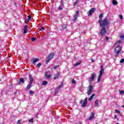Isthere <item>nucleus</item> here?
I'll use <instances>...</instances> for the list:
<instances>
[{
    "label": "nucleus",
    "instance_id": "nucleus-1",
    "mask_svg": "<svg viewBox=\"0 0 124 124\" xmlns=\"http://www.w3.org/2000/svg\"><path fill=\"white\" fill-rule=\"evenodd\" d=\"M98 22L99 23L100 26L101 28H106L108 26V20L107 19H104L103 20H99Z\"/></svg>",
    "mask_w": 124,
    "mask_h": 124
},
{
    "label": "nucleus",
    "instance_id": "nucleus-2",
    "mask_svg": "<svg viewBox=\"0 0 124 124\" xmlns=\"http://www.w3.org/2000/svg\"><path fill=\"white\" fill-rule=\"evenodd\" d=\"M100 70L99 72L100 74L98 75V78L97 79L98 83L100 82V80L101 79V77H102V75L104 73V69L103 68V66H100Z\"/></svg>",
    "mask_w": 124,
    "mask_h": 124
},
{
    "label": "nucleus",
    "instance_id": "nucleus-3",
    "mask_svg": "<svg viewBox=\"0 0 124 124\" xmlns=\"http://www.w3.org/2000/svg\"><path fill=\"white\" fill-rule=\"evenodd\" d=\"M29 78L30 81L26 87V90H30L31 89V85H32V83H33V78H32V76L30 75Z\"/></svg>",
    "mask_w": 124,
    "mask_h": 124
},
{
    "label": "nucleus",
    "instance_id": "nucleus-4",
    "mask_svg": "<svg viewBox=\"0 0 124 124\" xmlns=\"http://www.w3.org/2000/svg\"><path fill=\"white\" fill-rule=\"evenodd\" d=\"M115 48L114 50V52L116 55H115V57H117V56H119V54H120V52H121V50H122V48L120 46H115Z\"/></svg>",
    "mask_w": 124,
    "mask_h": 124
},
{
    "label": "nucleus",
    "instance_id": "nucleus-5",
    "mask_svg": "<svg viewBox=\"0 0 124 124\" xmlns=\"http://www.w3.org/2000/svg\"><path fill=\"white\" fill-rule=\"evenodd\" d=\"M63 87V83H62L58 87H57L55 89L56 93H58L60 91H61V89Z\"/></svg>",
    "mask_w": 124,
    "mask_h": 124
},
{
    "label": "nucleus",
    "instance_id": "nucleus-6",
    "mask_svg": "<svg viewBox=\"0 0 124 124\" xmlns=\"http://www.w3.org/2000/svg\"><path fill=\"white\" fill-rule=\"evenodd\" d=\"M54 57V53H51L47 57V62H50V60H52L53 58Z\"/></svg>",
    "mask_w": 124,
    "mask_h": 124
},
{
    "label": "nucleus",
    "instance_id": "nucleus-7",
    "mask_svg": "<svg viewBox=\"0 0 124 124\" xmlns=\"http://www.w3.org/2000/svg\"><path fill=\"white\" fill-rule=\"evenodd\" d=\"M106 33V29L105 27H102V29L100 31V34L102 36Z\"/></svg>",
    "mask_w": 124,
    "mask_h": 124
},
{
    "label": "nucleus",
    "instance_id": "nucleus-8",
    "mask_svg": "<svg viewBox=\"0 0 124 124\" xmlns=\"http://www.w3.org/2000/svg\"><path fill=\"white\" fill-rule=\"evenodd\" d=\"M94 11H95V8L91 9V10L88 13V16H91L92 14H93Z\"/></svg>",
    "mask_w": 124,
    "mask_h": 124
},
{
    "label": "nucleus",
    "instance_id": "nucleus-9",
    "mask_svg": "<svg viewBox=\"0 0 124 124\" xmlns=\"http://www.w3.org/2000/svg\"><path fill=\"white\" fill-rule=\"evenodd\" d=\"M92 92H93V86L90 85L88 87V90L87 91V94H88V95H90V94L92 93Z\"/></svg>",
    "mask_w": 124,
    "mask_h": 124
},
{
    "label": "nucleus",
    "instance_id": "nucleus-10",
    "mask_svg": "<svg viewBox=\"0 0 124 124\" xmlns=\"http://www.w3.org/2000/svg\"><path fill=\"white\" fill-rule=\"evenodd\" d=\"M95 114V113H94V112H92L91 114V117H90L89 118V120H90V121H92V120H93V118H94Z\"/></svg>",
    "mask_w": 124,
    "mask_h": 124
},
{
    "label": "nucleus",
    "instance_id": "nucleus-11",
    "mask_svg": "<svg viewBox=\"0 0 124 124\" xmlns=\"http://www.w3.org/2000/svg\"><path fill=\"white\" fill-rule=\"evenodd\" d=\"M25 83V80L23 78H19V81L18 85H21V84H24Z\"/></svg>",
    "mask_w": 124,
    "mask_h": 124
},
{
    "label": "nucleus",
    "instance_id": "nucleus-12",
    "mask_svg": "<svg viewBox=\"0 0 124 124\" xmlns=\"http://www.w3.org/2000/svg\"><path fill=\"white\" fill-rule=\"evenodd\" d=\"M28 28V26L25 25L24 26V28L23 29V30H24L23 32H24V33H27V32H28V28Z\"/></svg>",
    "mask_w": 124,
    "mask_h": 124
},
{
    "label": "nucleus",
    "instance_id": "nucleus-13",
    "mask_svg": "<svg viewBox=\"0 0 124 124\" xmlns=\"http://www.w3.org/2000/svg\"><path fill=\"white\" fill-rule=\"evenodd\" d=\"M121 42H122L121 41H120V40L117 41V42H116L115 43V45H114L115 47H117L118 46H120V45H121Z\"/></svg>",
    "mask_w": 124,
    "mask_h": 124
},
{
    "label": "nucleus",
    "instance_id": "nucleus-14",
    "mask_svg": "<svg viewBox=\"0 0 124 124\" xmlns=\"http://www.w3.org/2000/svg\"><path fill=\"white\" fill-rule=\"evenodd\" d=\"M95 77V73H93L92 74V77L90 78V81H93V80H94Z\"/></svg>",
    "mask_w": 124,
    "mask_h": 124
},
{
    "label": "nucleus",
    "instance_id": "nucleus-15",
    "mask_svg": "<svg viewBox=\"0 0 124 124\" xmlns=\"http://www.w3.org/2000/svg\"><path fill=\"white\" fill-rule=\"evenodd\" d=\"M59 77H60V73L59 72H58L56 75H55L54 77V79L55 80H56V79H58V78H59Z\"/></svg>",
    "mask_w": 124,
    "mask_h": 124
},
{
    "label": "nucleus",
    "instance_id": "nucleus-16",
    "mask_svg": "<svg viewBox=\"0 0 124 124\" xmlns=\"http://www.w3.org/2000/svg\"><path fill=\"white\" fill-rule=\"evenodd\" d=\"M99 101L98 100H96L95 102V107H99Z\"/></svg>",
    "mask_w": 124,
    "mask_h": 124
},
{
    "label": "nucleus",
    "instance_id": "nucleus-17",
    "mask_svg": "<svg viewBox=\"0 0 124 124\" xmlns=\"http://www.w3.org/2000/svg\"><path fill=\"white\" fill-rule=\"evenodd\" d=\"M94 95H95V94H93L90 96V97L89 98L88 100H89V101H91V100H93V96H94Z\"/></svg>",
    "mask_w": 124,
    "mask_h": 124
},
{
    "label": "nucleus",
    "instance_id": "nucleus-18",
    "mask_svg": "<svg viewBox=\"0 0 124 124\" xmlns=\"http://www.w3.org/2000/svg\"><path fill=\"white\" fill-rule=\"evenodd\" d=\"M112 2L114 5H117L118 4V2L116 0H112Z\"/></svg>",
    "mask_w": 124,
    "mask_h": 124
},
{
    "label": "nucleus",
    "instance_id": "nucleus-19",
    "mask_svg": "<svg viewBox=\"0 0 124 124\" xmlns=\"http://www.w3.org/2000/svg\"><path fill=\"white\" fill-rule=\"evenodd\" d=\"M33 61V63H35V62H38L39 61V59H34L33 58L32 60Z\"/></svg>",
    "mask_w": 124,
    "mask_h": 124
},
{
    "label": "nucleus",
    "instance_id": "nucleus-20",
    "mask_svg": "<svg viewBox=\"0 0 124 124\" xmlns=\"http://www.w3.org/2000/svg\"><path fill=\"white\" fill-rule=\"evenodd\" d=\"M48 84V82L46 81H43L42 82V85L43 86H46Z\"/></svg>",
    "mask_w": 124,
    "mask_h": 124
},
{
    "label": "nucleus",
    "instance_id": "nucleus-21",
    "mask_svg": "<svg viewBox=\"0 0 124 124\" xmlns=\"http://www.w3.org/2000/svg\"><path fill=\"white\" fill-rule=\"evenodd\" d=\"M80 64H81V62L74 64V66H78V65H80Z\"/></svg>",
    "mask_w": 124,
    "mask_h": 124
},
{
    "label": "nucleus",
    "instance_id": "nucleus-22",
    "mask_svg": "<svg viewBox=\"0 0 124 124\" xmlns=\"http://www.w3.org/2000/svg\"><path fill=\"white\" fill-rule=\"evenodd\" d=\"M87 102L84 101L81 105L82 107H85V106H86V105H87Z\"/></svg>",
    "mask_w": 124,
    "mask_h": 124
},
{
    "label": "nucleus",
    "instance_id": "nucleus-23",
    "mask_svg": "<svg viewBox=\"0 0 124 124\" xmlns=\"http://www.w3.org/2000/svg\"><path fill=\"white\" fill-rule=\"evenodd\" d=\"M78 16H79V12H78V11H77V12H76V14H75V16H74V17H78Z\"/></svg>",
    "mask_w": 124,
    "mask_h": 124
},
{
    "label": "nucleus",
    "instance_id": "nucleus-24",
    "mask_svg": "<svg viewBox=\"0 0 124 124\" xmlns=\"http://www.w3.org/2000/svg\"><path fill=\"white\" fill-rule=\"evenodd\" d=\"M102 17H103V14H100L99 16V20H102Z\"/></svg>",
    "mask_w": 124,
    "mask_h": 124
},
{
    "label": "nucleus",
    "instance_id": "nucleus-25",
    "mask_svg": "<svg viewBox=\"0 0 124 124\" xmlns=\"http://www.w3.org/2000/svg\"><path fill=\"white\" fill-rule=\"evenodd\" d=\"M29 93L30 94H31V95H32V94H34V92H33V91H30Z\"/></svg>",
    "mask_w": 124,
    "mask_h": 124
},
{
    "label": "nucleus",
    "instance_id": "nucleus-26",
    "mask_svg": "<svg viewBox=\"0 0 124 124\" xmlns=\"http://www.w3.org/2000/svg\"><path fill=\"white\" fill-rule=\"evenodd\" d=\"M58 10H62V5L61 6H59V8H58Z\"/></svg>",
    "mask_w": 124,
    "mask_h": 124
},
{
    "label": "nucleus",
    "instance_id": "nucleus-27",
    "mask_svg": "<svg viewBox=\"0 0 124 124\" xmlns=\"http://www.w3.org/2000/svg\"><path fill=\"white\" fill-rule=\"evenodd\" d=\"M77 4H78V0H77L74 2L73 6H75V5H77Z\"/></svg>",
    "mask_w": 124,
    "mask_h": 124
},
{
    "label": "nucleus",
    "instance_id": "nucleus-28",
    "mask_svg": "<svg viewBox=\"0 0 124 124\" xmlns=\"http://www.w3.org/2000/svg\"><path fill=\"white\" fill-rule=\"evenodd\" d=\"M35 40H36V38L35 37L31 38V41L33 42V41H35Z\"/></svg>",
    "mask_w": 124,
    "mask_h": 124
},
{
    "label": "nucleus",
    "instance_id": "nucleus-29",
    "mask_svg": "<svg viewBox=\"0 0 124 124\" xmlns=\"http://www.w3.org/2000/svg\"><path fill=\"white\" fill-rule=\"evenodd\" d=\"M41 63H38V64L36 65L37 67H38V68H39V67H40V66L41 65Z\"/></svg>",
    "mask_w": 124,
    "mask_h": 124
},
{
    "label": "nucleus",
    "instance_id": "nucleus-30",
    "mask_svg": "<svg viewBox=\"0 0 124 124\" xmlns=\"http://www.w3.org/2000/svg\"><path fill=\"white\" fill-rule=\"evenodd\" d=\"M119 93H120V94H124V91H120L119 92Z\"/></svg>",
    "mask_w": 124,
    "mask_h": 124
},
{
    "label": "nucleus",
    "instance_id": "nucleus-31",
    "mask_svg": "<svg viewBox=\"0 0 124 124\" xmlns=\"http://www.w3.org/2000/svg\"><path fill=\"white\" fill-rule=\"evenodd\" d=\"M60 66V65H56L54 67V69H56V68H58V67Z\"/></svg>",
    "mask_w": 124,
    "mask_h": 124
},
{
    "label": "nucleus",
    "instance_id": "nucleus-32",
    "mask_svg": "<svg viewBox=\"0 0 124 124\" xmlns=\"http://www.w3.org/2000/svg\"><path fill=\"white\" fill-rule=\"evenodd\" d=\"M33 118H31V119L29 120V123H33Z\"/></svg>",
    "mask_w": 124,
    "mask_h": 124
},
{
    "label": "nucleus",
    "instance_id": "nucleus-33",
    "mask_svg": "<svg viewBox=\"0 0 124 124\" xmlns=\"http://www.w3.org/2000/svg\"><path fill=\"white\" fill-rule=\"evenodd\" d=\"M124 59H122L121 61H120V63H124Z\"/></svg>",
    "mask_w": 124,
    "mask_h": 124
},
{
    "label": "nucleus",
    "instance_id": "nucleus-34",
    "mask_svg": "<svg viewBox=\"0 0 124 124\" xmlns=\"http://www.w3.org/2000/svg\"><path fill=\"white\" fill-rule=\"evenodd\" d=\"M72 82L73 84H76V80H75L74 79H72Z\"/></svg>",
    "mask_w": 124,
    "mask_h": 124
},
{
    "label": "nucleus",
    "instance_id": "nucleus-35",
    "mask_svg": "<svg viewBox=\"0 0 124 124\" xmlns=\"http://www.w3.org/2000/svg\"><path fill=\"white\" fill-rule=\"evenodd\" d=\"M74 18L73 19V21L74 22H75L76 21V20L77 19V17L76 16H74Z\"/></svg>",
    "mask_w": 124,
    "mask_h": 124
},
{
    "label": "nucleus",
    "instance_id": "nucleus-36",
    "mask_svg": "<svg viewBox=\"0 0 124 124\" xmlns=\"http://www.w3.org/2000/svg\"><path fill=\"white\" fill-rule=\"evenodd\" d=\"M115 112H116V113H119V114H121V112L118 109H116Z\"/></svg>",
    "mask_w": 124,
    "mask_h": 124
},
{
    "label": "nucleus",
    "instance_id": "nucleus-37",
    "mask_svg": "<svg viewBox=\"0 0 124 124\" xmlns=\"http://www.w3.org/2000/svg\"><path fill=\"white\" fill-rule=\"evenodd\" d=\"M28 20H31V16H28Z\"/></svg>",
    "mask_w": 124,
    "mask_h": 124
},
{
    "label": "nucleus",
    "instance_id": "nucleus-38",
    "mask_svg": "<svg viewBox=\"0 0 124 124\" xmlns=\"http://www.w3.org/2000/svg\"><path fill=\"white\" fill-rule=\"evenodd\" d=\"M119 16H120V19L121 20H123V15H121Z\"/></svg>",
    "mask_w": 124,
    "mask_h": 124
},
{
    "label": "nucleus",
    "instance_id": "nucleus-39",
    "mask_svg": "<svg viewBox=\"0 0 124 124\" xmlns=\"http://www.w3.org/2000/svg\"><path fill=\"white\" fill-rule=\"evenodd\" d=\"M30 20L29 19H28V18H26L25 19V22L26 23H28V22H29Z\"/></svg>",
    "mask_w": 124,
    "mask_h": 124
},
{
    "label": "nucleus",
    "instance_id": "nucleus-40",
    "mask_svg": "<svg viewBox=\"0 0 124 124\" xmlns=\"http://www.w3.org/2000/svg\"><path fill=\"white\" fill-rule=\"evenodd\" d=\"M120 37H121V39H124V35H121L120 36Z\"/></svg>",
    "mask_w": 124,
    "mask_h": 124
},
{
    "label": "nucleus",
    "instance_id": "nucleus-41",
    "mask_svg": "<svg viewBox=\"0 0 124 124\" xmlns=\"http://www.w3.org/2000/svg\"><path fill=\"white\" fill-rule=\"evenodd\" d=\"M44 30H45V29L44 28H43V27H42V28L40 29V31H44Z\"/></svg>",
    "mask_w": 124,
    "mask_h": 124
},
{
    "label": "nucleus",
    "instance_id": "nucleus-42",
    "mask_svg": "<svg viewBox=\"0 0 124 124\" xmlns=\"http://www.w3.org/2000/svg\"><path fill=\"white\" fill-rule=\"evenodd\" d=\"M46 78H51V75H47V76H46Z\"/></svg>",
    "mask_w": 124,
    "mask_h": 124
},
{
    "label": "nucleus",
    "instance_id": "nucleus-43",
    "mask_svg": "<svg viewBox=\"0 0 124 124\" xmlns=\"http://www.w3.org/2000/svg\"><path fill=\"white\" fill-rule=\"evenodd\" d=\"M61 5H62V6L63 5V1H62V0H61Z\"/></svg>",
    "mask_w": 124,
    "mask_h": 124
},
{
    "label": "nucleus",
    "instance_id": "nucleus-44",
    "mask_svg": "<svg viewBox=\"0 0 124 124\" xmlns=\"http://www.w3.org/2000/svg\"><path fill=\"white\" fill-rule=\"evenodd\" d=\"M17 124H21V120L18 121Z\"/></svg>",
    "mask_w": 124,
    "mask_h": 124
},
{
    "label": "nucleus",
    "instance_id": "nucleus-45",
    "mask_svg": "<svg viewBox=\"0 0 124 124\" xmlns=\"http://www.w3.org/2000/svg\"><path fill=\"white\" fill-rule=\"evenodd\" d=\"M84 101L85 102H87V101H88V98H85V100H84Z\"/></svg>",
    "mask_w": 124,
    "mask_h": 124
},
{
    "label": "nucleus",
    "instance_id": "nucleus-46",
    "mask_svg": "<svg viewBox=\"0 0 124 124\" xmlns=\"http://www.w3.org/2000/svg\"><path fill=\"white\" fill-rule=\"evenodd\" d=\"M106 39L107 41H108L109 40V37H106Z\"/></svg>",
    "mask_w": 124,
    "mask_h": 124
},
{
    "label": "nucleus",
    "instance_id": "nucleus-47",
    "mask_svg": "<svg viewBox=\"0 0 124 124\" xmlns=\"http://www.w3.org/2000/svg\"><path fill=\"white\" fill-rule=\"evenodd\" d=\"M47 73H48L47 72H45V75L46 77V76H47Z\"/></svg>",
    "mask_w": 124,
    "mask_h": 124
},
{
    "label": "nucleus",
    "instance_id": "nucleus-48",
    "mask_svg": "<svg viewBox=\"0 0 124 124\" xmlns=\"http://www.w3.org/2000/svg\"><path fill=\"white\" fill-rule=\"evenodd\" d=\"M77 124H83L82 122H79Z\"/></svg>",
    "mask_w": 124,
    "mask_h": 124
},
{
    "label": "nucleus",
    "instance_id": "nucleus-49",
    "mask_svg": "<svg viewBox=\"0 0 124 124\" xmlns=\"http://www.w3.org/2000/svg\"><path fill=\"white\" fill-rule=\"evenodd\" d=\"M83 101H84V100H81L80 101V103H83Z\"/></svg>",
    "mask_w": 124,
    "mask_h": 124
},
{
    "label": "nucleus",
    "instance_id": "nucleus-50",
    "mask_svg": "<svg viewBox=\"0 0 124 124\" xmlns=\"http://www.w3.org/2000/svg\"><path fill=\"white\" fill-rule=\"evenodd\" d=\"M114 118L117 119V115H114Z\"/></svg>",
    "mask_w": 124,
    "mask_h": 124
},
{
    "label": "nucleus",
    "instance_id": "nucleus-51",
    "mask_svg": "<svg viewBox=\"0 0 124 124\" xmlns=\"http://www.w3.org/2000/svg\"><path fill=\"white\" fill-rule=\"evenodd\" d=\"M91 61H92V62H93V59H92Z\"/></svg>",
    "mask_w": 124,
    "mask_h": 124
},
{
    "label": "nucleus",
    "instance_id": "nucleus-52",
    "mask_svg": "<svg viewBox=\"0 0 124 124\" xmlns=\"http://www.w3.org/2000/svg\"><path fill=\"white\" fill-rule=\"evenodd\" d=\"M65 28H66V26H65Z\"/></svg>",
    "mask_w": 124,
    "mask_h": 124
},
{
    "label": "nucleus",
    "instance_id": "nucleus-53",
    "mask_svg": "<svg viewBox=\"0 0 124 124\" xmlns=\"http://www.w3.org/2000/svg\"><path fill=\"white\" fill-rule=\"evenodd\" d=\"M98 124L97 123V124Z\"/></svg>",
    "mask_w": 124,
    "mask_h": 124
}]
</instances>
